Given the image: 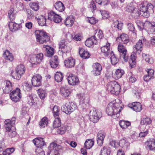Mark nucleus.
<instances>
[{
  "label": "nucleus",
  "instance_id": "nucleus-23",
  "mask_svg": "<svg viewBox=\"0 0 155 155\" xmlns=\"http://www.w3.org/2000/svg\"><path fill=\"white\" fill-rule=\"evenodd\" d=\"M93 71L94 74L95 75H99L101 74V72L102 69L101 65L98 63H96L93 65Z\"/></svg>",
  "mask_w": 155,
  "mask_h": 155
},
{
  "label": "nucleus",
  "instance_id": "nucleus-42",
  "mask_svg": "<svg viewBox=\"0 0 155 155\" xmlns=\"http://www.w3.org/2000/svg\"><path fill=\"white\" fill-rule=\"evenodd\" d=\"M110 149L108 146H104L101 149L100 155H110Z\"/></svg>",
  "mask_w": 155,
  "mask_h": 155
},
{
  "label": "nucleus",
  "instance_id": "nucleus-27",
  "mask_svg": "<svg viewBox=\"0 0 155 155\" xmlns=\"http://www.w3.org/2000/svg\"><path fill=\"white\" fill-rule=\"evenodd\" d=\"M146 71L148 74L143 77V79L145 81L147 82L153 78L154 71L151 69H147Z\"/></svg>",
  "mask_w": 155,
  "mask_h": 155
},
{
  "label": "nucleus",
  "instance_id": "nucleus-7",
  "mask_svg": "<svg viewBox=\"0 0 155 155\" xmlns=\"http://www.w3.org/2000/svg\"><path fill=\"white\" fill-rule=\"evenodd\" d=\"M59 54L61 55L63 57H65L67 53L70 51L71 49L69 47L65 44L64 40H61L59 44Z\"/></svg>",
  "mask_w": 155,
  "mask_h": 155
},
{
  "label": "nucleus",
  "instance_id": "nucleus-4",
  "mask_svg": "<svg viewBox=\"0 0 155 155\" xmlns=\"http://www.w3.org/2000/svg\"><path fill=\"white\" fill-rule=\"evenodd\" d=\"M37 41L42 44L50 40V38L47 34L43 30H36L35 32Z\"/></svg>",
  "mask_w": 155,
  "mask_h": 155
},
{
  "label": "nucleus",
  "instance_id": "nucleus-64",
  "mask_svg": "<svg viewBox=\"0 0 155 155\" xmlns=\"http://www.w3.org/2000/svg\"><path fill=\"white\" fill-rule=\"evenodd\" d=\"M82 38V34L78 33L75 35L73 36V40L76 41H80Z\"/></svg>",
  "mask_w": 155,
  "mask_h": 155
},
{
  "label": "nucleus",
  "instance_id": "nucleus-48",
  "mask_svg": "<svg viewBox=\"0 0 155 155\" xmlns=\"http://www.w3.org/2000/svg\"><path fill=\"white\" fill-rule=\"evenodd\" d=\"M103 36L102 31L99 29H97L95 31L94 35L93 36L94 37V38L97 39V41L98 39H101Z\"/></svg>",
  "mask_w": 155,
  "mask_h": 155
},
{
  "label": "nucleus",
  "instance_id": "nucleus-38",
  "mask_svg": "<svg viewBox=\"0 0 155 155\" xmlns=\"http://www.w3.org/2000/svg\"><path fill=\"white\" fill-rule=\"evenodd\" d=\"M48 119L47 117H44L39 121V125L41 128L45 127L48 124Z\"/></svg>",
  "mask_w": 155,
  "mask_h": 155
},
{
  "label": "nucleus",
  "instance_id": "nucleus-28",
  "mask_svg": "<svg viewBox=\"0 0 155 155\" xmlns=\"http://www.w3.org/2000/svg\"><path fill=\"white\" fill-rule=\"evenodd\" d=\"M110 44L109 43H106L101 48V51L105 56H107L110 52Z\"/></svg>",
  "mask_w": 155,
  "mask_h": 155
},
{
  "label": "nucleus",
  "instance_id": "nucleus-41",
  "mask_svg": "<svg viewBox=\"0 0 155 155\" xmlns=\"http://www.w3.org/2000/svg\"><path fill=\"white\" fill-rule=\"evenodd\" d=\"M3 57L5 59L10 61H12L14 59V57L12 54L8 50L5 51L3 54Z\"/></svg>",
  "mask_w": 155,
  "mask_h": 155
},
{
  "label": "nucleus",
  "instance_id": "nucleus-22",
  "mask_svg": "<svg viewBox=\"0 0 155 155\" xmlns=\"http://www.w3.org/2000/svg\"><path fill=\"white\" fill-rule=\"evenodd\" d=\"M38 24L41 26H45L46 24V17L45 15H37L35 17Z\"/></svg>",
  "mask_w": 155,
  "mask_h": 155
},
{
  "label": "nucleus",
  "instance_id": "nucleus-8",
  "mask_svg": "<svg viewBox=\"0 0 155 155\" xmlns=\"http://www.w3.org/2000/svg\"><path fill=\"white\" fill-rule=\"evenodd\" d=\"M146 40L144 37H142L140 40L136 43L133 47V54L137 55L139 54L141 52L143 46V43Z\"/></svg>",
  "mask_w": 155,
  "mask_h": 155
},
{
  "label": "nucleus",
  "instance_id": "nucleus-2",
  "mask_svg": "<svg viewBox=\"0 0 155 155\" xmlns=\"http://www.w3.org/2000/svg\"><path fill=\"white\" fill-rule=\"evenodd\" d=\"M146 3H141L139 4V7L140 13L143 16L145 17H148L150 13L154 12L153 6L150 3H148L146 5Z\"/></svg>",
  "mask_w": 155,
  "mask_h": 155
},
{
  "label": "nucleus",
  "instance_id": "nucleus-46",
  "mask_svg": "<svg viewBox=\"0 0 155 155\" xmlns=\"http://www.w3.org/2000/svg\"><path fill=\"white\" fill-rule=\"evenodd\" d=\"M124 71L121 69H117L114 75V78L116 79L120 78L124 74Z\"/></svg>",
  "mask_w": 155,
  "mask_h": 155
},
{
  "label": "nucleus",
  "instance_id": "nucleus-18",
  "mask_svg": "<svg viewBox=\"0 0 155 155\" xmlns=\"http://www.w3.org/2000/svg\"><path fill=\"white\" fill-rule=\"evenodd\" d=\"M42 77L39 74H37L34 76L31 80L32 85L35 87H38L41 84Z\"/></svg>",
  "mask_w": 155,
  "mask_h": 155
},
{
  "label": "nucleus",
  "instance_id": "nucleus-52",
  "mask_svg": "<svg viewBox=\"0 0 155 155\" xmlns=\"http://www.w3.org/2000/svg\"><path fill=\"white\" fill-rule=\"evenodd\" d=\"M35 96L34 95L29 94L27 97V102L30 105H33L35 103L34 100Z\"/></svg>",
  "mask_w": 155,
  "mask_h": 155
},
{
  "label": "nucleus",
  "instance_id": "nucleus-13",
  "mask_svg": "<svg viewBox=\"0 0 155 155\" xmlns=\"http://www.w3.org/2000/svg\"><path fill=\"white\" fill-rule=\"evenodd\" d=\"M143 27L149 34H155V22L146 21L143 25Z\"/></svg>",
  "mask_w": 155,
  "mask_h": 155
},
{
  "label": "nucleus",
  "instance_id": "nucleus-12",
  "mask_svg": "<svg viewBox=\"0 0 155 155\" xmlns=\"http://www.w3.org/2000/svg\"><path fill=\"white\" fill-rule=\"evenodd\" d=\"M10 97L11 99L15 102L20 100L21 97L20 90L18 88H17L10 93Z\"/></svg>",
  "mask_w": 155,
  "mask_h": 155
},
{
  "label": "nucleus",
  "instance_id": "nucleus-54",
  "mask_svg": "<svg viewBox=\"0 0 155 155\" xmlns=\"http://www.w3.org/2000/svg\"><path fill=\"white\" fill-rule=\"evenodd\" d=\"M30 8L35 11H37L39 9V6L38 2H34L29 4Z\"/></svg>",
  "mask_w": 155,
  "mask_h": 155
},
{
  "label": "nucleus",
  "instance_id": "nucleus-16",
  "mask_svg": "<svg viewBox=\"0 0 155 155\" xmlns=\"http://www.w3.org/2000/svg\"><path fill=\"white\" fill-rule=\"evenodd\" d=\"M48 18L50 20H53L56 23H58L61 20V17L53 11L50 12L49 13Z\"/></svg>",
  "mask_w": 155,
  "mask_h": 155
},
{
  "label": "nucleus",
  "instance_id": "nucleus-5",
  "mask_svg": "<svg viewBox=\"0 0 155 155\" xmlns=\"http://www.w3.org/2000/svg\"><path fill=\"white\" fill-rule=\"evenodd\" d=\"M107 89L111 93L118 95L120 91V85L116 81H110L107 84Z\"/></svg>",
  "mask_w": 155,
  "mask_h": 155
},
{
  "label": "nucleus",
  "instance_id": "nucleus-51",
  "mask_svg": "<svg viewBox=\"0 0 155 155\" xmlns=\"http://www.w3.org/2000/svg\"><path fill=\"white\" fill-rule=\"evenodd\" d=\"M142 56L143 58L146 61V62H148L150 64H152L153 63V60L149 55L143 53Z\"/></svg>",
  "mask_w": 155,
  "mask_h": 155
},
{
  "label": "nucleus",
  "instance_id": "nucleus-57",
  "mask_svg": "<svg viewBox=\"0 0 155 155\" xmlns=\"http://www.w3.org/2000/svg\"><path fill=\"white\" fill-rule=\"evenodd\" d=\"M15 148L13 147L8 148L3 151V155H10L15 151Z\"/></svg>",
  "mask_w": 155,
  "mask_h": 155
},
{
  "label": "nucleus",
  "instance_id": "nucleus-50",
  "mask_svg": "<svg viewBox=\"0 0 155 155\" xmlns=\"http://www.w3.org/2000/svg\"><path fill=\"white\" fill-rule=\"evenodd\" d=\"M55 80L57 82H59L63 80V76L62 73L60 72H57L55 76Z\"/></svg>",
  "mask_w": 155,
  "mask_h": 155
},
{
  "label": "nucleus",
  "instance_id": "nucleus-9",
  "mask_svg": "<svg viewBox=\"0 0 155 155\" xmlns=\"http://www.w3.org/2000/svg\"><path fill=\"white\" fill-rule=\"evenodd\" d=\"M76 105L73 102H69L62 106L61 110L63 111V114L68 115L70 114L75 109Z\"/></svg>",
  "mask_w": 155,
  "mask_h": 155
},
{
  "label": "nucleus",
  "instance_id": "nucleus-30",
  "mask_svg": "<svg viewBox=\"0 0 155 155\" xmlns=\"http://www.w3.org/2000/svg\"><path fill=\"white\" fill-rule=\"evenodd\" d=\"M97 42V39L94 38V37L92 36L86 40L85 44L87 46L90 47L93 45L96 44Z\"/></svg>",
  "mask_w": 155,
  "mask_h": 155
},
{
  "label": "nucleus",
  "instance_id": "nucleus-53",
  "mask_svg": "<svg viewBox=\"0 0 155 155\" xmlns=\"http://www.w3.org/2000/svg\"><path fill=\"white\" fill-rule=\"evenodd\" d=\"M61 122L59 117L55 118L53 123V126L54 128H57L61 126Z\"/></svg>",
  "mask_w": 155,
  "mask_h": 155
},
{
  "label": "nucleus",
  "instance_id": "nucleus-39",
  "mask_svg": "<svg viewBox=\"0 0 155 155\" xmlns=\"http://www.w3.org/2000/svg\"><path fill=\"white\" fill-rule=\"evenodd\" d=\"M54 6L56 9L60 12H62L65 9L64 5L60 1L57 2L55 4Z\"/></svg>",
  "mask_w": 155,
  "mask_h": 155
},
{
  "label": "nucleus",
  "instance_id": "nucleus-47",
  "mask_svg": "<svg viewBox=\"0 0 155 155\" xmlns=\"http://www.w3.org/2000/svg\"><path fill=\"white\" fill-rule=\"evenodd\" d=\"M25 68L23 64L18 65L15 69V70L17 71V72L19 73L22 75L25 73Z\"/></svg>",
  "mask_w": 155,
  "mask_h": 155
},
{
  "label": "nucleus",
  "instance_id": "nucleus-17",
  "mask_svg": "<svg viewBox=\"0 0 155 155\" xmlns=\"http://www.w3.org/2000/svg\"><path fill=\"white\" fill-rule=\"evenodd\" d=\"M67 79L68 83L70 85H77L79 83V80L78 78L74 75H69Z\"/></svg>",
  "mask_w": 155,
  "mask_h": 155
},
{
  "label": "nucleus",
  "instance_id": "nucleus-11",
  "mask_svg": "<svg viewBox=\"0 0 155 155\" xmlns=\"http://www.w3.org/2000/svg\"><path fill=\"white\" fill-rule=\"evenodd\" d=\"M78 98L80 100V102L81 103H82V108L83 110V112H85L86 108L89 103V98L88 97H85V94L84 93L78 94Z\"/></svg>",
  "mask_w": 155,
  "mask_h": 155
},
{
  "label": "nucleus",
  "instance_id": "nucleus-56",
  "mask_svg": "<svg viewBox=\"0 0 155 155\" xmlns=\"http://www.w3.org/2000/svg\"><path fill=\"white\" fill-rule=\"evenodd\" d=\"M21 88L25 91H28L31 89V86L27 82H25L22 85Z\"/></svg>",
  "mask_w": 155,
  "mask_h": 155
},
{
  "label": "nucleus",
  "instance_id": "nucleus-61",
  "mask_svg": "<svg viewBox=\"0 0 155 155\" xmlns=\"http://www.w3.org/2000/svg\"><path fill=\"white\" fill-rule=\"evenodd\" d=\"M100 12H101V15L103 19H107L109 17L110 14L108 12L105 10H101L100 11Z\"/></svg>",
  "mask_w": 155,
  "mask_h": 155
},
{
  "label": "nucleus",
  "instance_id": "nucleus-63",
  "mask_svg": "<svg viewBox=\"0 0 155 155\" xmlns=\"http://www.w3.org/2000/svg\"><path fill=\"white\" fill-rule=\"evenodd\" d=\"M110 60L112 64H115L118 62V59L116 58L114 54L111 55Z\"/></svg>",
  "mask_w": 155,
  "mask_h": 155
},
{
  "label": "nucleus",
  "instance_id": "nucleus-37",
  "mask_svg": "<svg viewBox=\"0 0 155 155\" xmlns=\"http://www.w3.org/2000/svg\"><path fill=\"white\" fill-rule=\"evenodd\" d=\"M50 63L52 68H56L59 64L57 56L55 55L52 58L50 61Z\"/></svg>",
  "mask_w": 155,
  "mask_h": 155
},
{
  "label": "nucleus",
  "instance_id": "nucleus-20",
  "mask_svg": "<svg viewBox=\"0 0 155 155\" xmlns=\"http://www.w3.org/2000/svg\"><path fill=\"white\" fill-rule=\"evenodd\" d=\"M146 147L150 150H155V140L150 138L146 141L145 143Z\"/></svg>",
  "mask_w": 155,
  "mask_h": 155
},
{
  "label": "nucleus",
  "instance_id": "nucleus-40",
  "mask_svg": "<svg viewBox=\"0 0 155 155\" xmlns=\"http://www.w3.org/2000/svg\"><path fill=\"white\" fill-rule=\"evenodd\" d=\"M17 12L13 8H12L8 11V16L10 20H13L15 18Z\"/></svg>",
  "mask_w": 155,
  "mask_h": 155
},
{
  "label": "nucleus",
  "instance_id": "nucleus-26",
  "mask_svg": "<svg viewBox=\"0 0 155 155\" xmlns=\"http://www.w3.org/2000/svg\"><path fill=\"white\" fill-rule=\"evenodd\" d=\"M71 93L70 90L66 87H63L60 89V94L63 97H68L70 96Z\"/></svg>",
  "mask_w": 155,
  "mask_h": 155
},
{
  "label": "nucleus",
  "instance_id": "nucleus-33",
  "mask_svg": "<svg viewBox=\"0 0 155 155\" xmlns=\"http://www.w3.org/2000/svg\"><path fill=\"white\" fill-rule=\"evenodd\" d=\"M75 19L74 17L72 16H69L67 17L64 21V24L67 27L72 26L74 22Z\"/></svg>",
  "mask_w": 155,
  "mask_h": 155
},
{
  "label": "nucleus",
  "instance_id": "nucleus-49",
  "mask_svg": "<svg viewBox=\"0 0 155 155\" xmlns=\"http://www.w3.org/2000/svg\"><path fill=\"white\" fill-rule=\"evenodd\" d=\"M11 74L12 76L14 79L18 80L20 79L22 76L20 74L17 72L16 70L15 71H12Z\"/></svg>",
  "mask_w": 155,
  "mask_h": 155
},
{
  "label": "nucleus",
  "instance_id": "nucleus-32",
  "mask_svg": "<svg viewBox=\"0 0 155 155\" xmlns=\"http://www.w3.org/2000/svg\"><path fill=\"white\" fill-rule=\"evenodd\" d=\"M79 54L80 56L84 59L88 58L90 56L89 53L86 50L83 48L79 49Z\"/></svg>",
  "mask_w": 155,
  "mask_h": 155
},
{
  "label": "nucleus",
  "instance_id": "nucleus-44",
  "mask_svg": "<svg viewBox=\"0 0 155 155\" xmlns=\"http://www.w3.org/2000/svg\"><path fill=\"white\" fill-rule=\"evenodd\" d=\"M102 115V114L101 110L95 109L91 110L89 114L90 116H100Z\"/></svg>",
  "mask_w": 155,
  "mask_h": 155
},
{
  "label": "nucleus",
  "instance_id": "nucleus-10",
  "mask_svg": "<svg viewBox=\"0 0 155 155\" xmlns=\"http://www.w3.org/2000/svg\"><path fill=\"white\" fill-rule=\"evenodd\" d=\"M118 50L120 53L121 60L124 62L127 61L128 59V55L127 53L126 47L123 45L120 44L118 45Z\"/></svg>",
  "mask_w": 155,
  "mask_h": 155
},
{
  "label": "nucleus",
  "instance_id": "nucleus-19",
  "mask_svg": "<svg viewBox=\"0 0 155 155\" xmlns=\"http://www.w3.org/2000/svg\"><path fill=\"white\" fill-rule=\"evenodd\" d=\"M50 108L52 109L54 116H59L64 115L63 111L60 110L59 107L57 106H54L51 104L50 106Z\"/></svg>",
  "mask_w": 155,
  "mask_h": 155
},
{
  "label": "nucleus",
  "instance_id": "nucleus-24",
  "mask_svg": "<svg viewBox=\"0 0 155 155\" xmlns=\"http://www.w3.org/2000/svg\"><path fill=\"white\" fill-rule=\"evenodd\" d=\"M33 142L35 145L37 146V147H38L43 148V147L45 145L44 139L41 137L35 138L33 140Z\"/></svg>",
  "mask_w": 155,
  "mask_h": 155
},
{
  "label": "nucleus",
  "instance_id": "nucleus-59",
  "mask_svg": "<svg viewBox=\"0 0 155 155\" xmlns=\"http://www.w3.org/2000/svg\"><path fill=\"white\" fill-rule=\"evenodd\" d=\"M151 122V120L149 118L146 117L143 118L141 121L140 123L142 125H147L150 124Z\"/></svg>",
  "mask_w": 155,
  "mask_h": 155
},
{
  "label": "nucleus",
  "instance_id": "nucleus-43",
  "mask_svg": "<svg viewBox=\"0 0 155 155\" xmlns=\"http://www.w3.org/2000/svg\"><path fill=\"white\" fill-rule=\"evenodd\" d=\"M119 124L122 128L126 129L130 125L131 123L128 121L121 120L119 122Z\"/></svg>",
  "mask_w": 155,
  "mask_h": 155
},
{
  "label": "nucleus",
  "instance_id": "nucleus-15",
  "mask_svg": "<svg viewBox=\"0 0 155 155\" xmlns=\"http://www.w3.org/2000/svg\"><path fill=\"white\" fill-rule=\"evenodd\" d=\"M126 11L132 14L134 16H137L139 15V12L137 9L135 7L134 4L133 3L128 4L125 8Z\"/></svg>",
  "mask_w": 155,
  "mask_h": 155
},
{
  "label": "nucleus",
  "instance_id": "nucleus-21",
  "mask_svg": "<svg viewBox=\"0 0 155 155\" xmlns=\"http://www.w3.org/2000/svg\"><path fill=\"white\" fill-rule=\"evenodd\" d=\"M128 106L136 112H140L142 109V106L139 102H134L128 104Z\"/></svg>",
  "mask_w": 155,
  "mask_h": 155
},
{
  "label": "nucleus",
  "instance_id": "nucleus-25",
  "mask_svg": "<svg viewBox=\"0 0 155 155\" xmlns=\"http://www.w3.org/2000/svg\"><path fill=\"white\" fill-rule=\"evenodd\" d=\"M5 86L2 88L3 91L5 93H8L12 89V84L8 81H5Z\"/></svg>",
  "mask_w": 155,
  "mask_h": 155
},
{
  "label": "nucleus",
  "instance_id": "nucleus-62",
  "mask_svg": "<svg viewBox=\"0 0 155 155\" xmlns=\"http://www.w3.org/2000/svg\"><path fill=\"white\" fill-rule=\"evenodd\" d=\"M42 148L38 147H37L35 150V152L37 155H45V152Z\"/></svg>",
  "mask_w": 155,
  "mask_h": 155
},
{
  "label": "nucleus",
  "instance_id": "nucleus-45",
  "mask_svg": "<svg viewBox=\"0 0 155 155\" xmlns=\"http://www.w3.org/2000/svg\"><path fill=\"white\" fill-rule=\"evenodd\" d=\"M94 141L92 139H88L86 140L84 143V147L87 149H91L94 145Z\"/></svg>",
  "mask_w": 155,
  "mask_h": 155
},
{
  "label": "nucleus",
  "instance_id": "nucleus-3",
  "mask_svg": "<svg viewBox=\"0 0 155 155\" xmlns=\"http://www.w3.org/2000/svg\"><path fill=\"white\" fill-rule=\"evenodd\" d=\"M15 117H13L11 120L7 119L5 121L6 132L8 136L11 137H14L16 134L15 131L12 130L11 128L15 123Z\"/></svg>",
  "mask_w": 155,
  "mask_h": 155
},
{
  "label": "nucleus",
  "instance_id": "nucleus-60",
  "mask_svg": "<svg viewBox=\"0 0 155 155\" xmlns=\"http://www.w3.org/2000/svg\"><path fill=\"white\" fill-rule=\"evenodd\" d=\"M113 25L114 27L120 30H121L122 28L123 23L118 20L114 21L113 23Z\"/></svg>",
  "mask_w": 155,
  "mask_h": 155
},
{
  "label": "nucleus",
  "instance_id": "nucleus-1",
  "mask_svg": "<svg viewBox=\"0 0 155 155\" xmlns=\"http://www.w3.org/2000/svg\"><path fill=\"white\" fill-rule=\"evenodd\" d=\"M122 105L121 101L118 99L110 102L106 109L107 115L110 116L117 115L121 110Z\"/></svg>",
  "mask_w": 155,
  "mask_h": 155
},
{
  "label": "nucleus",
  "instance_id": "nucleus-34",
  "mask_svg": "<svg viewBox=\"0 0 155 155\" xmlns=\"http://www.w3.org/2000/svg\"><path fill=\"white\" fill-rule=\"evenodd\" d=\"M116 40L117 41L121 40L120 43L123 42L124 44H126L129 41V38L128 36L126 34H123L120 35V36L117 37Z\"/></svg>",
  "mask_w": 155,
  "mask_h": 155
},
{
  "label": "nucleus",
  "instance_id": "nucleus-58",
  "mask_svg": "<svg viewBox=\"0 0 155 155\" xmlns=\"http://www.w3.org/2000/svg\"><path fill=\"white\" fill-rule=\"evenodd\" d=\"M136 55L135 54H133L131 56V59L130 61V66L133 68L134 67L135 64V60L136 59Z\"/></svg>",
  "mask_w": 155,
  "mask_h": 155
},
{
  "label": "nucleus",
  "instance_id": "nucleus-14",
  "mask_svg": "<svg viewBox=\"0 0 155 155\" xmlns=\"http://www.w3.org/2000/svg\"><path fill=\"white\" fill-rule=\"evenodd\" d=\"M43 54H33L30 56V62L32 64H36L40 63L43 59Z\"/></svg>",
  "mask_w": 155,
  "mask_h": 155
},
{
  "label": "nucleus",
  "instance_id": "nucleus-55",
  "mask_svg": "<svg viewBox=\"0 0 155 155\" xmlns=\"http://www.w3.org/2000/svg\"><path fill=\"white\" fill-rule=\"evenodd\" d=\"M59 127L57 130V132L58 134H64L67 130L66 126L62 125Z\"/></svg>",
  "mask_w": 155,
  "mask_h": 155
},
{
  "label": "nucleus",
  "instance_id": "nucleus-29",
  "mask_svg": "<svg viewBox=\"0 0 155 155\" xmlns=\"http://www.w3.org/2000/svg\"><path fill=\"white\" fill-rule=\"evenodd\" d=\"M65 66L68 68H71L74 66L75 64V60L72 57L68 58L64 61Z\"/></svg>",
  "mask_w": 155,
  "mask_h": 155
},
{
  "label": "nucleus",
  "instance_id": "nucleus-31",
  "mask_svg": "<svg viewBox=\"0 0 155 155\" xmlns=\"http://www.w3.org/2000/svg\"><path fill=\"white\" fill-rule=\"evenodd\" d=\"M20 24L16 23L13 22L9 23L8 27L11 31H15L19 29L20 28Z\"/></svg>",
  "mask_w": 155,
  "mask_h": 155
},
{
  "label": "nucleus",
  "instance_id": "nucleus-35",
  "mask_svg": "<svg viewBox=\"0 0 155 155\" xmlns=\"http://www.w3.org/2000/svg\"><path fill=\"white\" fill-rule=\"evenodd\" d=\"M43 48H46V55L47 57H50L53 55L54 54V49L48 45H44Z\"/></svg>",
  "mask_w": 155,
  "mask_h": 155
},
{
  "label": "nucleus",
  "instance_id": "nucleus-6",
  "mask_svg": "<svg viewBox=\"0 0 155 155\" xmlns=\"http://www.w3.org/2000/svg\"><path fill=\"white\" fill-rule=\"evenodd\" d=\"M48 155H60V152L62 149V147L56 143L52 142L48 147Z\"/></svg>",
  "mask_w": 155,
  "mask_h": 155
},
{
  "label": "nucleus",
  "instance_id": "nucleus-36",
  "mask_svg": "<svg viewBox=\"0 0 155 155\" xmlns=\"http://www.w3.org/2000/svg\"><path fill=\"white\" fill-rule=\"evenodd\" d=\"M105 136V133L99 132L97 134V143L99 146H101L102 144Z\"/></svg>",
  "mask_w": 155,
  "mask_h": 155
}]
</instances>
